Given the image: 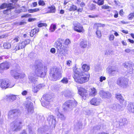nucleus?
<instances>
[{"label":"nucleus","mask_w":134,"mask_h":134,"mask_svg":"<svg viewBox=\"0 0 134 134\" xmlns=\"http://www.w3.org/2000/svg\"><path fill=\"white\" fill-rule=\"evenodd\" d=\"M46 69L45 67H43L42 64L41 62L38 63L36 67L35 74L34 72L31 73L29 75L28 78L32 83L37 84L38 82L37 76L43 77H44L46 74Z\"/></svg>","instance_id":"obj_1"},{"label":"nucleus","mask_w":134,"mask_h":134,"mask_svg":"<svg viewBox=\"0 0 134 134\" xmlns=\"http://www.w3.org/2000/svg\"><path fill=\"white\" fill-rule=\"evenodd\" d=\"M50 74V79L53 81H56L61 75L60 70L58 68H56L51 69Z\"/></svg>","instance_id":"obj_2"},{"label":"nucleus","mask_w":134,"mask_h":134,"mask_svg":"<svg viewBox=\"0 0 134 134\" xmlns=\"http://www.w3.org/2000/svg\"><path fill=\"white\" fill-rule=\"evenodd\" d=\"M67 39H66L64 43H62L59 40L56 41L55 43V46L58 52H60L66 50L67 47Z\"/></svg>","instance_id":"obj_3"},{"label":"nucleus","mask_w":134,"mask_h":134,"mask_svg":"<svg viewBox=\"0 0 134 134\" xmlns=\"http://www.w3.org/2000/svg\"><path fill=\"white\" fill-rule=\"evenodd\" d=\"M117 83L121 87L125 88L128 87L131 83L127 79L120 78L118 79L117 81Z\"/></svg>","instance_id":"obj_4"},{"label":"nucleus","mask_w":134,"mask_h":134,"mask_svg":"<svg viewBox=\"0 0 134 134\" xmlns=\"http://www.w3.org/2000/svg\"><path fill=\"white\" fill-rule=\"evenodd\" d=\"M22 124V121L19 118H17L12 122L11 124V125H14L12 130L13 131H18L21 128V125Z\"/></svg>","instance_id":"obj_5"},{"label":"nucleus","mask_w":134,"mask_h":134,"mask_svg":"<svg viewBox=\"0 0 134 134\" xmlns=\"http://www.w3.org/2000/svg\"><path fill=\"white\" fill-rule=\"evenodd\" d=\"M14 85V83L6 81L4 79L0 80V87L2 88L6 89L8 88H11Z\"/></svg>","instance_id":"obj_6"},{"label":"nucleus","mask_w":134,"mask_h":134,"mask_svg":"<svg viewBox=\"0 0 134 134\" xmlns=\"http://www.w3.org/2000/svg\"><path fill=\"white\" fill-rule=\"evenodd\" d=\"M74 78L76 82L80 83H85L89 80L88 78L86 76L84 77L83 75L78 76L74 75Z\"/></svg>","instance_id":"obj_7"},{"label":"nucleus","mask_w":134,"mask_h":134,"mask_svg":"<svg viewBox=\"0 0 134 134\" xmlns=\"http://www.w3.org/2000/svg\"><path fill=\"white\" fill-rule=\"evenodd\" d=\"M20 112L18 109H14L10 111L8 114V118L9 120L13 119L15 116H17Z\"/></svg>","instance_id":"obj_8"},{"label":"nucleus","mask_w":134,"mask_h":134,"mask_svg":"<svg viewBox=\"0 0 134 134\" xmlns=\"http://www.w3.org/2000/svg\"><path fill=\"white\" fill-rule=\"evenodd\" d=\"M124 67L127 69V72L132 74L133 73V67L134 66L133 64L131 62H125L123 64Z\"/></svg>","instance_id":"obj_9"},{"label":"nucleus","mask_w":134,"mask_h":134,"mask_svg":"<svg viewBox=\"0 0 134 134\" xmlns=\"http://www.w3.org/2000/svg\"><path fill=\"white\" fill-rule=\"evenodd\" d=\"M10 74L12 75L16 79H18L19 78H23L25 76L24 73L19 74L13 70H12L10 71Z\"/></svg>","instance_id":"obj_10"},{"label":"nucleus","mask_w":134,"mask_h":134,"mask_svg":"<svg viewBox=\"0 0 134 134\" xmlns=\"http://www.w3.org/2000/svg\"><path fill=\"white\" fill-rule=\"evenodd\" d=\"M74 29L75 31L78 32H83L85 30L83 27L79 23L74 24Z\"/></svg>","instance_id":"obj_11"},{"label":"nucleus","mask_w":134,"mask_h":134,"mask_svg":"<svg viewBox=\"0 0 134 134\" xmlns=\"http://www.w3.org/2000/svg\"><path fill=\"white\" fill-rule=\"evenodd\" d=\"M10 64L8 62L3 63L0 64V72L4 70H7L9 68Z\"/></svg>","instance_id":"obj_12"},{"label":"nucleus","mask_w":134,"mask_h":134,"mask_svg":"<svg viewBox=\"0 0 134 134\" xmlns=\"http://www.w3.org/2000/svg\"><path fill=\"white\" fill-rule=\"evenodd\" d=\"M25 106L28 112L32 113L34 111L33 106V103L30 102H26Z\"/></svg>","instance_id":"obj_13"},{"label":"nucleus","mask_w":134,"mask_h":134,"mask_svg":"<svg viewBox=\"0 0 134 134\" xmlns=\"http://www.w3.org/2000/svg\"><path fill=\"white\" fill-rule=\"evenodd\" d=\"M126 108L130 113H134V102H130L127 104Z\"/></svg>","instance_id":"obj_14"},{"label":"nucleus","mask_w":134,"mask_h":134,"mask_svg":"<svg viewBox=\"0 0 134 134\" xmlns=\"http://www.w3.org/2000/svg\"><path fill=\"white\" fill-rule=\"evenodd\" d=\"M99 93L100 97L102 98H108L111 96L110 92H105L103 90L100 91Z\"/></svg>","instance_id":"obj_15"},{"label":"nucleus","mask_w":134,"mask_h":134,"mask_svg":"<svg viewBox=\"0 0 134 134\" xmlns=\"http://www.w3.org/2000/svg\"><path fill=\"white\" fill-rule=\"evenodd\" d=\"M47 120L51 126H54L56 122L55 118L52 115H49L47 117Z\"/></svg>","instance_id":"obj_16"},{"label":"nucleus","mask_w":134,"mask_h":134,"mask_svg":"<svg viewBox=\"0 0 134 134\" xmlns=\"http://www.w3.org/2000/svg\"><path fill=\"white\" fill-rule=\"evenodd\" d=\"M72 100H69L68 102V107L69 108L71 109L76 106L77 103L72 98Z\"/></svg>","instance_id":"obj_17"},{"label":"nucleus","mask_w":134,"mask_h":134,"mask_svg":"<svg viewBox=\"0 0 134 134\" xmlns=\"http://www.w3.org/2000/svg\"><path fill=\"white\" fill-rule=\"evenodd\" d=\"M101 101V99L100 98L94 97L91 100L90 103L93 105H98L99 104Z\"/></svg>","instance_id":"obj_18"},{"label":"nucleus","mask_w":134,"mask_h":134,"mask_svg":"<svg viewBox=\"0 0 134 134\" xmlns=\"http://www.w3.org/2000/svg\"><path fill=\"white\" fill-rule=\"evenodd\" d=\"M111 108L114 111H120L123 110L122 107L118 104L113 105L111 107Z\"/></svg>","instance_id":"obj_19"},{"label":"nucleus","mask_w":134,"mask_h":134,"mask_svg":"<svg viewBox=\"0 0 134 134\" xmlns=\"http://www.w3.org/2000/svg\"><path fill=\"white\" fill-rule=\"evenodd\" d=\"M73 71L75 73V75H76V76H83L84 75L85 73L82 71L80 69L77 68L75 67L73 69Z\"/></svg>","instance_id":"obj_20"},{"label":"nucleus","mask_w":134,"mask_h":134,"mask_svg":"<svg viewBox=\"0 0 134 134\" xmlns=\"http://www.w3.org/2000/svg\"><path fill=\"white\" fill-rule=\"evenodd\" d=\"M30 41V40L27 39L20 42L19 44L20 48L22 49L24 48L29 43Z\"/></svg>","instance_id":"obj_21"},{"label":"nucleus","mask_w":134,"mask_h":134,"mask_svg":"<svg viewBox=\"0 0 134 134\" xmlns=\"http://www.w3.org/2000/svg\"><path fill=\"white\" fill-rule=\"evenodd\" d=\"M12 4L11 3L7 4L4 3L2 4L0 7L1 9H3L5 8H10V9H13L14 8L13 6L12 5Z\"/></svg>","instance_id":"obj_22"},{"label":"nucleus","mask_w":134,"mask_h":134,"mask_svg":"<svg viewBox=\"0 0 134 134\" xmlns=\"http://www.w3.org/2000/svg\"><path fill=\"white\" fill-rule=\"evenodd\" d=\"M79 93L82 97L84 96H86L87 95V90L83 88H80L79 89Z\"/></svg>","instance_id":"obj_23"},{"label":"nucleus","mask_w":134,"mask_h":134,"mask_svg":"<svg viewBox=\"0 0 134 134\" xmlns=\"http://www.w3.org/2000/svg\"><path fill=\"white\" fill-rule=\"evenodd\" d=\"M97 90L94 88H91L90 91L89 95L90 96L93 97L96 95Z\"/></svg>","instance_id":"obj_24"},{"label":"nucleus","mask_w":134,"mask_h":134,"mask_svg":"<svg viewBox=\"0 0 134 134\" xmlns=\"http://www.w3.org/2000/svg\"><path fill=\"white\" fill-rule=\"evenodd\" d=\"M108 73L111 76H114L117 73V71L116 69L115 68H109Z\"/></svg>","instance_id":"obj_25"},{"label":"nucleus","mask_w":134,"mask_h":134,"mask_svg":"<svg viewBox=\"0 0 134 134\" xmlns=\"http://www.w3.org/2000/svg\"><path fill=\"white\" fill-rule=\"evenodd\" d=\"M59 109L58 108H57L55 110L56 112H58L57 114V116L58 118H60L62 120H64L65 119V117L64 115H63L62 114H61L59 112Z\"/></svg>","instance_id":"obj_26"},{"label":"nucleus","mask_w":134,"mask_h":134,"mask_svg":"<svg viewBox=\"0 0 134 134\" xmlns=\"http://www.w3.org/2000/svg\"><path fill=\"white\" fill-rule=\"evenodd\" d=\"M87 41H83L81 42L80 46L81 47L85 48L87 46Z\"/></svg>","instance_id":"obj_27"},{"label":"nucleus","mask_w":134,"mask_h":134,"mask_svg":"<svg viewBox=\"0 0 134 134\" xmlns=\"http://www.w3.org/2000/svg\"><path fill=\"white\" fill-rule=\"evenodd\" d=\"M48 8L49 9V10L47 12V13H54L55 11V8L54 6H52L49 7Z\"/></svg>","instance_id":"obj_28"},{"label":"nucleus","mask_w":134,"mask_h":134,"mask_svg":"<svg viewBox=\"0 0 134 134\" xmlns=\"http://www.w3.org/2000/svg\"><path fill=\"white\" fill-rule=\"evenodd\" d=\"M16 95H10L9 96V97H8L7 98V99H9V100H10V102H11V100H12V101H13L16 100Z\"/></svg>","instance_id":"obj_29"},{"label":"nucleus","mask_w":134,"mask_h":134,"mask_svg":"<svg viewBox=\"0 0 134 134\" xmlns=\"http://www.w3.org/2000/svg\"><path fill=\"white\" fill-rule=\"evenodd\" d=\"M82 68L83 71H87L90 69V66L87 65L83 64L82 66Z\"/></svg>","instance_id":"obj_30"},{"label":"nucleus","mask_w":134,"mask_h":134,"mask_svg":"<svg viewBox=\"0 0 134 134\" xmlns=\"http://www.w3.org/2000/svg\"><path fill=\"white\" fill-rule=\"evenodd\" d=\"M104 1V0H94L93 2L99 5H101L103 4Z\"/></svg>","instance_id":"obj_31"},{"label":"nucleus","mask_w":134,"mask_h":134,"mask_svg":"<svg viewBox=\"0 0 134 134\" xmlns=\"http://www.w3.org/2000/svg\"><path fill=\"white\" fill-rule=\"evenodd\" d=\"M45 100V101L46 102H49V100H50L51 98L50 97H49V96L47 95L43 96L42 98Z\"/></svg>","instance_id":"obj_32"},{"label":"nucleus","mask_w":134,"mask_h":134,"mask_svg":"<svg viewBox=\"0 0 134 134\" xmlns=\"http://www.w3.org/2000/svg\"><path fill=\"white\" fill-rule=\"evenodd\" d=\"M116 98L119 100L121 101V100L123 101L124 100V99L121 94H117L116 95Z\"/></svg>","instance_id":"obj_33"},{"label":"nucleus","mask_w":134,"mask_h":134,"mask_svg":"<svg viewBox=\"0 0 134 134\" xmlns=\"http://www.w3.org/2000/svg\"><path fill=\"white\" fill-rule=\"evenodd\" d=\"M96 34L97 35V37L98 38H100L101 36L102 35L101 31L99 29L98 27L97 28V30L96 32Z\"/></svg>","instance_id":"obj_34"},{"label":"nucleus","mask_w":134,"mask_h":134,"mask_svg":"<svg viewBox=\"0 0 134 134\" xmlns=\"http://www.w3.org/2000/svg\"><path fill=\"white\" fill-rule=\"evenodd\" d=\"M41 104L42 105L45 107H46L47 108H49V107L47 106H48V105L49 104V102H46V101H42L41 102Z\"/></svg>","instance_id":"obj_35"},{"label":"nucleus","mask_w":134,"mask_h":134,"mask_svg":"<svg viewBox=\"0 0 134 134\" xmlns=\"http://www.w3.org/2000/svg\"><path fill=\"white\" fill-rule=\"evenodd\" d=\"M128 123V120L124 118L122 119V121L121 122L120 124H121V125H124L127 124Z\"/></svg>","instance_id":"obj_36"},{"label":"nucleus","mask_w":134,"mask_h":134,"mask_svg":"<svg viewBox=\"0 0 134 134\" xmlns=\"http://www.w3.org/2000/svg\"><path fill=\"white\" fill-rule=\"evenodd\" d=\"M3 47L5 49H8L11 47V45L9 43H5L3 44Z\"/></svg>","instance_id":"obj_37"},{"label":"nucleus","mask_w":134,"mask_h":134,"mask_svg":"<svg viewBox=\"0 0 134 134\" xmlns=\"http://www.w3.org/2000/svg\"><path fill=\"white\" fill-rule=\"evenodd\" d=\"M20 47L19 44L14 45L13 47V49L15 51H17L20 49Z\"/></svg>","instance_id":"obj_38"},{"label":"nucleus","mask_w":134,"mask_h":134,"mask_svg":"<svg viewBox=\"0 0 134 134\" xmlns=\"http://www.w3.org/2000/svg\"><path fill=\"white\" fill-rule=\"evenodd\" d=\"M77 7L75 5H72L71 6L70 8L69 9L70 11H75L77 10Z\"/></svg>","instance_id":"obj_39"},{"label":"nucleus","mask_w":134,"mask_h":134,"mask_svg":"<svg viewBox=\"0 0 134 134\" xmlns=\"http://www.w3.org/2000/svg\"><path fill=\"white\" fill-rule=\"evenodd\" d=\"M62 108L63 110L66 111L67 110V103L66 102L63 105Z\"/></svg>","instance_id":"obj_40"},{"label":"nucleus","mask_w":134,"mask_h":134,"mask_svg":"<svg viewBox=\"0 0 134 134\" xmlns=\"http://www.w3.org/2000/svg\"><path fill=\"white\" fill-rule=\"evenodd\" d=\"M134 17V13H130L128 16V19L129 20H132Z\"/></svg>","instance_id":"obj_41"},{"label":"nucleus","mask_w":134,"mask_h":134,"mask_svg":"<svg viewBox=\"0 0 134 134\" xmlns=\"http://www.w3.org/2000/svg\"><path fill=\"white\" fill-rule=\"evenodd\" d=\"M73 93L72 92L70 91H68V97L69 98L70 97L71 98L72 96Z\"/></svg>","instance_id":"obj_42"},{"label":"nucleus","mask_w":134,"mask_h":134,"mask_svg":"<svg viewBox=\"0 0 134 134\" xmlns=\"http://www.w3.org/2000/svg\"><path fill=\"white\" fill-rule=\"evenodd\" d=\"M32 31L34 34L35 35L36 33L39 32V29L38 28H36L32 30Z\"/></svg>","instance_id":"obj_43"},{"label":"nucleus","mask_w":134,"mask_h":134,"mask_svg":"<svg viewBox=\"0 0 134 134\" xmlns=\"http://www.w3.org/2000/svg\"><path fill=\"white\" fill-rule=\"evenodd\" d=\"M38 4L39 5L41 6H44L45 5V3L43 1H39Z\"/></svg>","instance_id":"obj_44"},{"label":"nucleus","mask_w":134,"mask_h":134,"mask_svg":"<svg viewBox=\"0 0 134 134\" xmlns=\"http://www.w3.org/2000/svg\"><path fill=\"white\" fill-rule=\"evenodd\" d=\"M101 126L100 125H97L94 126L93 127V129L94 131H96L99 130L100 129Z\"/></svg>","instance_id":"obj_45"},{"label":"nucleus","mask_w":134,"mask_h":134,"mask_svg":"<svg viewBox=\"0 0 134 134\" xmlns=\"http://www.w3.org/2000/svg\"><path fill=\"white\" fill-rule=\"evenodd\" d=\"M47 25L45 23H40L38 24V26L39 27H41L43 26H46Z\"/></svg>","instance_id":"obj_46"},{"label":"nucleus","mask_w":134,"mask_h":134,"mask_svg":"<svg viewBox=\"0 0 134 134\" xmlns=\"http://www.w3.org/2000/svg\"><path fill=\"white\" fill-rule=\"evenodd\" d=\"M61 82L64 83H67V78L65 77L63 79L61 80Z\"/></svg>","instance_id":"obj_47"},{"label":"nucleus","mask_w":134,"mask_h":134,"mask_svg":"<svg viewBox=\"0 0 134 134\" xmlns=\"http://www.w3.org/2000/svg\"><path fill=\"white\" fill-rule=\"evenodd\" d=\"M31 16V14H25L24 15H22L21 16V18H23L24 17H25V18H27L28 17L30 16Z\"/></svg>","instance_id":"obj_48"},{"label":"nucleus","mask_w":134,"mask_h":134,"mask_svg":"<svg viewBox=\"0 0 134 134\" xmlns=\"http://www.w3.org/2000/svg\"><path fill=\"white\" fill-rule=\"evenodd\" d=\"M114 36L113 35H110L109 37V40L110 41H112L114 40Z\"/></svg>","instance_id":"obj_49"},{"label":"nucleus","mask_w":134,"mask_h":134,"mask_svg":"<svg viewBox=\"0 0 134 134\" xmlns=\"http://www.w3.org/2000/svg\"><path fill=\"white\" fill-rule=\"evenodd\" d=\"M98 15H89L88 17L90 18H94L98 17Z\"/></svg>","instance_id":"obj_50"},{"label":"nucleus","mask_w":134,"mask_h":134,"mask_svg":"<svg viewBox=\"0 0 134 134\" xmlns=\"http://www.w3.org/2000/svg\"><path fill=\"white\" fill-rule=\"evenodd\" d=\"M38 91L36 86V87H34L32 89V91L34 93H36Z\"/></svg>","instance_id":"obj_51"},{"label":"nucleus","mask_w":134,"mask_h":134,"mask_svg":"<svg viewBox=\"0 0 134 134\" xmlns=\"http://www.w3.org/2000/svg\"><path fill=\"white\" fill-rule=\"evenodd\" d=\"M43 86V85L42 84H40L37 85L36 86L37 87L38 89V90L40 89Z\"/></svg>","instance_id":"obj_52"},{"label":"nucleus","mask_w":134,"mask_h":134,"mask_svg":"<svg viewBox=\"0 0 134 134\" xmlns=\"http://www.w3.org/2000/svg\"><path fill=\"white\" fill-rule=\"evenodd\" d=\"M106 79V78L105 77L101 76L100 78V81L102 82L103 80H105Z\"/></svg>","instance_id":"obj_53"},{"label":"nucleus","mask_w":134,"mask_h":134,"mask_svg":"<svg viewBox=\"0 0 134 134\" xmlns=\"http://www.w3.org/2000/svg\"><path fill=\"white\" fill-rule=\"evenodd\" d=\"M97 25L98 26L97 27H98V28L99 27H103L105 26V25L104 24H98Z\"/></svg>","instance_id":"obj_54"},{"label":"nucleus","mask_w":134,"mask_h":134,"mask_svg":"<svg viewBox=\"0 0 134 134\" xmlns=\"http://www.w3.org/2000/svg\"><path fill=\"white\" fill-rule=\"evenodd\" d=\"M50 52L52 53H54L55 52V49L54 48H52L51 49Z\"/></svg>","instance_id":"obj_55"},{"label":"nucleus","mask_w":134,"mask_h":134,"mask_svg":"<svg viewBox=\"0 0 134 134\" xmlns=\"http://www.w3.org/2000/svg\"><path fill=\"white\" fill-rule=\"evenodd\" d=\"M68 66H70L72 65L71 61V60H69L68 61Z\"/></svg>","instance_id":"obj_56"},{"label":"nucleus","mask_w":134,"mask_h":134,"mask_svg":"<svg viewBox=\"0 0 134 134\" xmlns=\"http://www.w3.org/2000/svg\"><path fill=\"white\" fill-rule=\"evenodd\" d=\"M27 93V92L26 91H24L21 93V94L24 96L26 95Z\"/></svg>","instance_id":"obj_57"},{"label":"nucleus","mask_w":134,"mask_h":134,"mask_svg":"<svg viewBox=\"0 0 134 134\" xmlns=\"http://www.w3.org/2000/svg\"><path fill=\"white\" fill-rule=\"evenodd\" d=\"M11 9H10V8H7V9L5 10H4L3 12V13L4 14H5L7 13V12Z\"/></svg>","instance_id":"obj_58"},{"label":"nucleus","mask_w":134,"mask_h":134,"mask_svg":"<svg viewBox=\"0 0 134 134\" xmlns=\"http://www.w3.org/2000/svg\"><path fill=\"white\" fill-rule=\"evenodd\" d=\"M49 30L51 32H53L55 31V30L52 28V26H51Z\"/></svg>","instance_id":"obj_59"},{"label":"nucleus","mask_w":134,"mask_h":134,"mask_svg":"<svg viewBox=\"0 0 134 134\" xmlns=\"http://www.w3.org/2000/svg\"><path fill=\"white\" fill-rule=\"evenodd\" d=\"M131 50L129 48H127L125 50V51L127 53H129L131 51Z\"/></svg>","instance_id":"obj_60"},{"label":"nucleus","mask_w":134,"mask_h":134,"mask_svg":"<svg viewBox=\"0 0 134 134\" xmlns=\"http://www.w3.org/2000/svg\"><path fill=\"white\" fill-rule=\"evenodd\" d=\"M35 20V18H29L28 19V21L29 22H31L32 21L34 20Z\"/></svg>","instance_id":"obj_61"},{"label":"nucleus","mask_w":134,"mask_h":134,"mask_svg":"<svg viewBox=\"0 0 134 134\" xmlns=\"http://www.w3.org/2000/svg\"><path fill=\"white\" fill-rule=\"evenodd\" d=\"M32 4L33 7H35L37 6V2H34L32 3Z\"/></svg>","instance_id":"obj_62"},{"label":"nucleus","mask_w":134,"mask_h":134,"mask_svg":"<svg viewBox=\"0 0 134 134\" xmlns=\"http://www.w3.org/2000/svg\"><path fill=\"white\" fill-rule=\"evenodd\" d=\"M28 11L30 13H33L34 12V9H29Z\"/></svg>","instance_id":"obj_63"},{"label":"nucleus","mask_w":134,"mask_h":134,"mask_svg":"<svg viewBox=\"0 0 134 134\" xmlns=\"http://www.w3.org/2000/svg\"><path fill=\"white\" fill-rule=\"evenodd\" d=\"M85 5V4L83 2H82L80 4V6L81 7H83Z\"/></svg>","instance_id":"obj_64"}]
</instances>
